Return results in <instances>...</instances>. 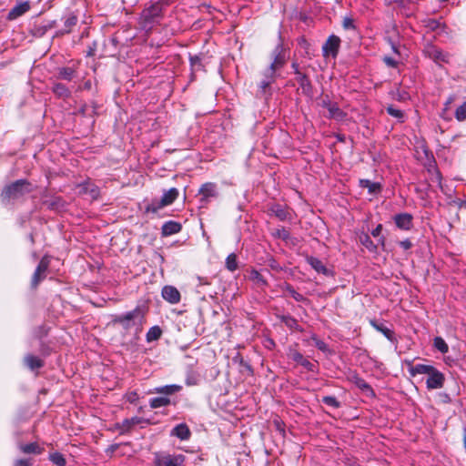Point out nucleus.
Returning a JSON list of instances; mask_svg holds the SVG:
<instances>
[{
    "label": "nucleus",
    "instance_id": "f257e3e1",
    "mask_svg": "<svg viewBox=\"0 0 466 466\" xmlns=\"http://www.w3.org/2000/svg\"><path fill=\"white\" fill-rule=\"evenodd\" d=\"M144 322L145 311L140 307H137L133 310L123 314L113 315L111 319V324L113 326H120L126 334L132 329L140 331Z\"/></svg>",
    "mask_w": 466,
    "mask_h": 466
},
{
    "label": "nucleus",
    "instance_id": "f03ea898",
    "mask_svg": "<svg viewBox=\"0 0 466 466\" xmlns=\"http://www.w3.org/2000/svg\"><path fill=\"white\" fill-rule=\"evenodd\" d=\"M163 5L160 2L150 4L145 7L140 15V25L146 31H151L163 18Z\"/></svg>",
    "mask_w": 466,
    "mask_h": 466
},
{
    "label": "nucleus",
    "instance_id": "7ed1b4c3",
    "mask_svg": "<svg viewBox=\"0 0 466 466\" xmlns=\"http://www.w3.org/2000/svg\"><path fill=\"white\" fill-rule=\"evenodd\" d=\"M31 191V184L25 179H19L6 186L1 194L3 200L16 199Z\"/></svg>",
    "mask_w": 466,
    "mask_h": 466
},
{
    "label": "nucleus",
    "instance_id": "20e7f679",
    "mask_svg": "<svg viewBox=\"0 0 466 466\" xmlns=\"http://www.w3.org/2000/svg\"><path fill=\"white\" fill-rule=\"evenodd\" d=\"M178 197V190L172 187L164 191L160 199H153L150 204L146 207V212L157 213L164 207L171 205Z\"/></svg>",
    "mask_w": 466,
    "mask_h": 466
},
{
    "label": "nucleus",
    "instance_id": "39448f33",
    "mask_svg": "<svg viewBox=\"0 0 466 466\" xmlns=\"http://www.w3.org/2000/svg\"><path fill=\"white\" fill-rule=\"evenodd\" d=\"M230 387L231 384L228 382V387L225 388V392L220 393L217 400L218 413L225 420H229L233 417V402L230 400L228 396Z\"/></svg>",
    "mask_w": 466,
    "mask_h": 466
},
{
    "label": "nucleus",
    "instance_id": "423d86ee",
    "mask_svg": "<svg viewBox=\"0 0 466 466\" xmlns=\"http://www.w3.org/2000/svg\"><path fill=\"white\" fill-rule=\"evenodd\" d=\"M424 55L439 66L449 63L450 55L431 43H427L423 47Z\"/></svg>",
    "mask_w": 466,
    "mask_h": 466
},
{
    "label": "nucleus",
    "instance_id": "0eeeda50",
    "mask_svg": "<svg viewBox=\"0 0 466 466\" xmlns=\"http://www.w3.org/2000/svg\"><path fill=\"white\" fill-rule=\"evenodd\" d=\"M287 59V50L282 45H278L272 52V62L266 70H268V73H270V76L275 75L276 71L285 65Z\"/></svg>",
    "mask_w": 466,
    "mask_h": 466
},
{
    "label": "nucleus",
    "instance_id": "6e6552de",
    "mask_svg": "<svg viewBox=\"0 0 466 466\" xmlns=\"http://www.w3.org/2000/svg\"><path fill=\"white\" fill-rule=\"evenodd\" d=\"M183 462V455H171L162 452H156L154 454V466H182Z\"/></svg>",
    "mask_w": 466,
    "mask_h": 466
},
{
    "label": "nucleus",
    "instance_id": "1a4fd4ad",
    "mask_svg": "<svg viewBox=\"0 0 466 466\" xmlns=\"http://www.w3.org/2000/svg\"><path fill=\"white\" fill-rule=\"evenodd\" d=\"M198 197L200 208L206 207L210 201L218 197L217 185L211 182L203 184L198 190Z\"/></svg>",
    "mask_w": 466,
    "mask_h": 466
},
{
    "label": "nucleus",
    "instance_id": "9d476101",
    "mask_svg": "<svg viewBox=\"0 0 466 466\" xmlns=\"http://www.w3.org/2000/svg\"><path fill=\"white\" fill-rule=\"evenodd\" d=\"M49 267V259L47 257H43L36 267L31 281L32 288H36L37 285L46 278V270Z\"/></svg>",
    "mask_w": 466,
    "mask_h": 466
},
{
    "label": "nucleus",
    "instance_id": "9b49d317",
    "mask_svg": "<svg viewBox=\"0 0 466 466\" xmlns=\"http://www.w3.org/2000/svg\"><path fill=\"white\" fill-rule=\"evenodd\" d=\"M340 39L336 35H330L322 46L324 56L335 57L338 54Z\"/></svg>",
    "mask_w": 466,
    "mask_h": 466
},
{
    "label": "nucleus",
    "instance_id": "f8f14e48",
    "mask_svg": "<svg viewBox=\"0 0 466 466\" xmlns=\"http://www.w3.org/2000/svg\"><path fill=\"white\" fill-rule=\"evenodd\" d=\"M444 383V375L438 370L437 369H433L432 372L428 375L426 385L429 390H436L442 388Z\"/></svg>",
    "mask_w": 466,
    "mask_h": 466
},
{
    "label": "nucleus",
    "instance_id": "ddd939ff",
    "mask_svg": "<svg viewBox=\"0 0 466 466\" xmlns=\"http://www.w3.org/2000/svg\"><path fill=\"white\" fill-rule=\"evenodd\" d=\"M30 10L29 1L20 2L15 5L7 14V19L12 21L25 15Z\"/></svg>",
    "mask_w": 466,
    "mask_h": 466
},
{
    "label": "nucleus",
    "instance_id": "4468645a",
    "mask_svg": "<svg viewBox=\"0 0 466 466\" xmlns=\"http://www.w3.org/2000/svg\"><path fill=\"white\" fill-rule=\"evenodd\" d=\"M64 29H61L56 33V36L63 35L65 34H69L72 31V28L77 24L78 17L73 12L66 14L64 17Z\"/></svg>",
    "mask_w": 466,
    "mask_h": 466
},
{
    "label": "nucleus",
    "instance_id": "2eb2a0df",
    "mask_svg": "<svg viewBox=\"0 0 466 466\" xmlns=\"http://www.w3.org/2000/svg\"><path fill=\"white\" fill-rule=\"evenodd\" d=\"M162 297L171 304H177L180 301V293L177 289L173 286H165L162 289Z\"/></svg>",
    "mask_w": 466,
    "mask_h": 466
},
{
    "label": "nucleus",
    "instance_id": "dca6fc26",
    "mask_svg": "<svg viewBox=\"0 0 466 466\" xmlns=\"http://www.w3.org/2000/svg\"><path fill=\"white\" fill-rule=\"evenodd\" d=\"M56 20H50L41 24H35L32 28V34L34 36L42 37L46 35V33L48 30L53 29L56 26Z\"/></svg>",
    "mask_w": 466,
    "mask_h": 466
},
{
    "label": "nucleus",
    "instance_id": "f3484780",
    "mask_svg": "<svg viewBox=\"0 0 466 466\" xmlns=\"http://www.w3.org/2000/svg\"><path fill=\"white\" fill-rule=\"evenodd\" d=\"M182 228L180 223L173 220L167 221L162 226V236L167 237L178 233Z\"/></svg>",
    "mask_w": 466,
    "mask_h": 466
},
{
    "label": "nucleus",
    "instance_id": "a211bd4d",
    "mask_svg": "<svg viewBox=\"0 0 466 466\" xmlns=\"http://www.w3.org/2000/svg\"><path fill=\"white\" fill-rule=\"evenodd\" d=\"M434 367L431 365L425 364H416V365H409V372L411 376H416L418 374H425L430 375L432 372Z\"/></svg>",
    "mask_w": 466,
    "mask_h": 466
},
{
    "label": "nucleus",
    "instance_id": "6ab92c4d",
    "mask_svg": "<svg viewBox=\"0 0 466 466\" xmlns=\"http://www.w3.org/2000/svg\"><path fill=\"white\" fill-rule=\"evenodd\" d=\"M76 69L70 66L58 67L56 72V77L66 81L73 80L76 77Z\"/></svg>",
    "mask_w": 466,
    "mask_h": 466
},
{
    "label": "nucleus",
    "instance_id": "aec40b11",
    "mask_svg": "<svg viewBox=\"0 0 466 466\" xmlns=\"http://www.w3.org/2000/svg\"><path fill=\"white\" fill-rule=\"evenodd\" d=\"M395 223L400 229L408 230L412 225V217L407 213L397 215Z\"/></svg>",
    "mask_w": 466,
    "mask_h": 466
},
{
    "label": "nucleus",
    "instance_id": "412c9836",
    "mask_svg": "<svg viewBox=\"0 0 466 466\" xmlns=\"http://www.w3.org/2000/svg\"><path fill=\"white\" fill-rule=\"evenodd\" d=\"M81 192L89 195L91 199H97L99 197V188L91 182H85L80 185Z\"/></svg>",
    "mask_w": 466,
    "mask_h": 466
},
{
    "label": "nucleus",
    "instance_id": "4be33fe9",
    "mask_svg": "<svg viewBox=\"0 0 466 466\" xmlns=\"http://www.w3.org/2000/svg\"><path fill=\"white\" fill-rule=\"evenodd\" d=\"M25 364L31 370H35L44 366V360L40 358L28 354L24 359Z\"/></svg>",
    "mask_w": 466,
    "mask_h": 466
},
{
    "label": "nucleus",
    "instance_id": "5701e85b",
    "mask_svg": "<svg viewBox=\"0 0 466 466\" xmlns=\"http://www.w3.org/2000/svg\"><path fill=\"white\" fill-rule=\"evenodd\" d=\"M172 434L180 440H187L190 436V431L185 423H181L173 429Z\"/></svg>",
    "mask_w": 466,
    "mask_h": 466
},
{
    "label": "nucleus",
    "instance_id": "b1692460",
    "mask_svg": "<svg viewBox=\"0 0 466 466\" xmlns=\"http://www.w3.org/2000/svg\"><path fill=\"white\" fill-rule=\"evenodd\" d=\"M52 91L60 98H67L71 96V91L62 83L54 84Z\"/></svg>",
    "mask_w": 466,
    "mask_h": 466
},
{
    "label": "nucleus",
    "instance_id": "393cba45",
    "mask_svg": "<svg viewBox=\"0 0 466 466\" xmlns=\"http://www.w3.org/2000/svg\"><path fill=\"white\" fill-rule=\"evenodd\" d=\"M182 389L180 385L177 384H171V385H166L163 387H157L154 389L153 392L159 393V394H165L167 396L172 395L177 391H179Z\"/></svg>",
    "mask_w": 466,
    "mask_h": 466
},
{
    "label": "nucleus",
    "instance_id": "a878e982",
    "mask_svg": "<svg viewBox=\"0 0 466 466\" xmlns=\"http://www.w3.org/2000/svg\"><path fill=\"white\" fill-rule=\"evenodd\" d=\"M19 449L25 454H40L43 451V449L36 442L21 444L19 445Z\"/></svg>",
    "mask_w": 466,
    "mask_h": 466
},
{
    "label": "nucleus",
    "instance_id": "bb28decb",
    "mask_svg": "<svg viewBox=\"0 0 466 466\" xmlns=\"http://www.w3.org/2000/svg\"><path fill=\"white\" fill-rule=\"evenodd\" d=\"M329 116L330 118H334L338 121H342L345 117L344 112L339 108V106L336 104H329Z\"/></svg>",
    "mask_w": 466,
    "mask_h": 466
},
{
    "label": "nucleus",
    "instance_id": "cd10ccee",
    "mask_svg": "<svg viewBox=\"0 0 466 466\" xmlns=\"http://www.w3.org/2000/svg\"><path fill=\"white\" fill-rule=\"evenodd\" d=\"M289 356L297 363L307 368L308 370H312L313 364L310 361H309L308 360H306L299 352L292 351V352H290Z\"/></svg>",
    "mask_w": 466,
    "mask_h": 466
},
{
    "label": "nucleus",
    "instance_id": "c85d7f7f",
    "mask_svg": "<svg viewBox=\"0 0 466 466\" xmlns=\"http://www.w3.org/2000/svg\"><path fill=\"white\" fill-rule=\"evenodd\" d=\"M170 399L168 397H157L152 398L149 400V406L152 409H157L161 407H166L170 404Z\"/></svg>",
    "mask_w": 466,
    "mask_h": 466
},
{
    "label": "nucleus",
    "instance_id": "c756f323",
    "mask_svg": "<svg viewBox=\"0 0 466 466\" xmlns=\"http://www.w3.org/2000/svg\"><path fill=\"white\" fill-rule=\"evenodd\" d=\"M162 335V330L158 326H153L147 333V341L152 342L157 340Z\"/></svg>",
    "mask_w": 466,
    "mask_h": 466
},
{
    "label": "nucleus",
    "instance_id": "7c9ffc66",
    "mask_svg": "<svg viewBox=\"0 0 466 466\" xmlns=\"http://www.w3.org/2000/svg\"><path fill=\"white\" fill-rule=\"evenodd\" d=\"M308 262L317 272L327 274V268L319 259L309 257Z\"/></svg>",
    "mask_w": 466,
    "mask_h": 466
},
{
    "label": "nucleus",
    "instance_id": "2f4dec72",
    "mask_svg": "<svg viewBox=\"0 0 466 466\" xmlns=\"http://www.w3.org/2000/svg\"><path fill=\"white\" fill-rule=\"evenodd\" d=\"M264 76L265 79L261 80L259 84V87L262 92H266V89L270 86L275 78V75L270 76V73H268V70L265 71Z\"/></svg>",
    "mask_w": 466,
    "mask_h": 466
},
{
    "label": "nucleus",
    "instance_id": "473e14b6",
    "mask_svg": "<svg viewBox=\"0 0 466 466\" xmlns=\"http://www.w3.org/2000/svg\"><path fill=\"white\" fill-rule=\"evenodd\" d=\"M49 460L57 466H65L66 461L63 454L60 452H54L49 455Z\"/></svg>",
    "mask_w": 466,
    "mask_h": 466
},
{
    "label": "nucleus",
    "instance_id": "72a5a7b5",
    "mask_svg": "<svg viewBox=\"0 0 466 466\" xmlns=\"http://www.w3.org/2000/svg\"><path fill=\"white\" fill-rule=\"evenodd\" d=\"M360 185L362 187L368 188L370 193H376L380 187L379 183H374L370 180H360Z\"/></svg>",
    "mask_w": 466,
    "mask_h": 466
},
{
    "label": "nucleus",
    "instance_id": "f704fd0d",
    "mask_svg": "<svg viewBox=\"0 0 466 466\" xmlns=\"http://www.w3.org/2000/svg\"><path fill=\"white\" fill-rule=\"evenodd\" d=\"M237 361L239 362V370H240L241 373H243L244 375H250L251 374V368H250V366L248 363L244 362L242 358H239V360H238V355L235 356V363Z\"/></svg>",
    "mask_w": 466,
    "mask_h": 466
},
{
    "label": "nucleus",
    "instance_id": "c9c22d12",
    "mask_svg": "<svg viewBox=\"0 0 466 466\" xmlns=\"http://www.w3.org/2000/svg\"><path fill=\"white\" fill-rule=\"evenodd\" d=\"M434 347L441 353H446L449 350L447 343L441 337H437L434 339Z\"/></svg>",
    "mask_w": 466,
    "mask_h": 466
},
{
    "label": "nucleus",
    "instance_id": "e433bc0d",
    "mask_svg": "<svg viewBox=\"0 0 466 466\" xmlns=\"http://www.w3.org/2000/svg\"><path fill=\"white\" fill-rule=\"evenodd\" d=\"M271 211L278 217L279 219L284 220L287 218V211L280 206H274Z\"/></svg>",
    "mask_w": 466,
    "mask_h": 466
},
{
    "label": "nucleus",
    "instance_id": "4c0bfd02",
    "mask_svg": "<svg viewBox=\"0 0 466 466\" xmlns=\"http://www.w3.org/2000/svg\"><path fill=\"white\" fill-rule=\"evenodd\" d=\"M455 116L459 121L466 119V102L456 109Z\"/></svg>",
    "mask_w": 466,
    "mask_h": 466
},
{
    "label": "nucleus",
    "instance_id": "58836bf2",
    "mask_svg": "<svg viewBox=\"0 0 466 466\" xmlns=\"http://www.w3.org/2000/svg\"><path fill=\"white\" fill-rule=\"evenodd\" d=\"M250 279L257 284L264 285L266 283L262 274L258 271L253 270L250 273Z\"/></svg>",
    "mask_w": 466,
    "mask_h": 466
},
{
    "label": "nucleus",
    "instance_id": "ea45409f",
    "mask_svg": "<svg viewBox=\"0 0 466 466\" xmlns=\"http://www.w3.org/2000/svg\"><path fill=\"white\" fill-rule=\"evenodd\" d=\"M322 402L325 403L326 405L329 406V407H333V408H338L339 407V401L337 400V399L335 397H332V396H325L322 398Z\"/></svg>",
    "mask_w": 466,
    "mask_h": 466
},
{
    "label": "nucleus",
    "instance_id": "a19ab883",
    "mask_svg": "<svg viewBox=\"0 0 466 466\" xmlns=\"http://www.w3.org/2000/svg\"><path fill=\"white\" fill-rule=\"evenodd\" d=\"M425 23H426L425 26L431 31H436L439 28H441V23L434 19H430V20L426 21Z\"/></svg>",
    "mask_w": 466,
    "mask_h": 466
},
{
    "label": "nucleus",
    "instance_id": "79ce46f5",
    "mask_svg": "<svg viewBox=\"0 0 466 466\" xmlns=\"http://www.w3.org/2000/svg\"><path fill=\"white\" fill-rule=\"evenodd\" d=\"M355 383L358 388L361 389L362 390L372 392V390L364 380L358 378Z\"/></svg>",
    "mask_w": 466,
    "mask_h": 466
},
{
    "label": "nucleus",
    "instance_id": "37998d69",
    "mask_svg": "<svg viewBox=\"0 0 466 466\" xmlns=\"http://www.w3.org/2000/svg\"><path fill=\"white\" fill-rule=\"evenodd\" d=\"M387 111L390 116L397 117V118H401L403 116L402 112L400 109H397L393 106H389L387 108Z\"/></svg>",
    "mask_w": 466,
    "mask_h": 466
},
{
    "label": "nucleus",
    "instance_id": "c03bdc74",
    "mask_svg": "<svg viewBox=\"0 0 466 466\" xmlns=\"http://www.w3.org/2000/svg\"><path fill=\"white\" fill-rule=\"evenodd\" d=\"M312 340H313V342H314V345H315L319 350H322V351H325V350H327V346H326V344H325L322 340H320V339H319L318 338H315V337H314V338H312Z\"/></svg>",
    "mask_w": 466,
    "mask_h": 466
},
{
    "label": "nucleus",
    "instance_id": "a18cd8bd",
    "mask_svg": "<svg viewBox=\"0 0 466 466\" xmlns=\"http://www.w3.org/2000/svg\"><path fill=\"white\" fill-rule=\"evenodd\" d=\"M15 466H32L30 459H20L15 462Z\"/></svg>",
    "mask_w": 466,
    "mask_h": 466
},
{
    "label": "nucleus",
    "instance_id": "49530a36",
    "mask_svg": "<svg viewBox=\"0 0 466 466\" xmlns=\"http://www.w3.org/2000/svg\"><path fill=\"white\" fill-rule=\"evenodd\" d=\"M377 329H379L380 331H381L389 339H391V336H392V332L390 329H389L388 328L386 327H379V326H376Z\"/></svg>",
    "mask_w": 466,
    "mask_h": 466
},
{
    "label": "nucleus",
    "instance_id": "de8ad7c7",
    "mask_svg": "<svg viewBox=\"0 0 466 466\" xmlns=\"http://www.w3.org/2000/svg\"><path fill=\"white\" fill-rule=\"evenodd\" d=\"M343 27L345 29H352L354 28L353 20L349 17H345L343 20Z\"/></svg>",
    "mask_w": 466,
    "mask_h": 466
},
{
    "label": "nucleus",
    "instance_id": "09e8293b",
    "mask_svg": "<svg viewBox=\"0 0 466 466\" xmlns=\"http://www.w3.org/2000/svg\"><path fill=\"white\" fill-rule=\"evenodd\" d=\"M226 267L228 270L233 271V253L228 255L226 259Z\"/></svg>",
    "mask_w": 466,
    "mask_h": 466
},
{
    "label": "nucleus",
    "instance_id": "8fccbe9b",
    "mask_svg": "<svg viewBox=\"0 0 466 466\" xmlns=\"http://www.w3.org/2000/svg\"><path fill=\"white\" fill-rule=\"evenodd\" d=\"M383 61L385 62V64L387 66H391V67H396L398 65V62L396 60H394L393 58L389 57V56H385L383 58Z\"/></svg>",
    "mask_w": 466,
    "mask_h": 466
},
{
    "label": "nucleus",
    "instance_id": "3c124183",
    "mask_svg": "<svg viewBox=\"0 0 466 466\" xmlns=\"http://www.w3.org/2000/svg\"><path fill=\"white\" fill-rule=\"evenodd\" d=\"M360 241L363 245H365L367 248H370V246L371 245V241H370V238L368 235L364 234L363 236L360 237Z\"/></svg>",
    "mask_w": 466,
    "mask_h": 466
},
{
    "label": "nucleus",
    "instance_id": "603ef678",
    "mask_svg": "<svg viewBox=\"0 0 466 466\" xmlns=\"http://www.w3.org/2000/svg\"><path fill=\"white\" fill-rule=\"evenodd\" d=\"M400 246L403 248V249H409L411 248L412 244L411 242L409 240V239H405V240H402L400 242Z\"/></svg>",
    "mask_w": 466,
    "mask_h": 466
},
{
    "label": "nucleus",
    "instance_id": "864d4df0",
    "mask_svg": "<svg viewBox=\"0 0 466 466\" xmlns=\"http://www.w3.org/2000/svg\"><path fill=\"white\" fill-rule=\"evenodd\" d=\"M139 421V420L135 417V418H132L131 420H126L124 421V424L127 425V428H129L131 425H134L136 423H137Z\"/></svg>",
    "mask_w": 466,
    "mask_h": 466
},
{
    "label": "nucleus",
    "instance_id": "5fc2aeb1",
    "mask_svg": "<svg viewBox=\"0 0 466 466\" xmlns=\"http://www.w3.org/2000/svg\"><path fill=\"white\" fill-rule=\"evenodd\" d=\"M277 234L279 238L283 239H287L289 238V232L284 228L279 229Z\"/></svg>",
    "mask_w": 466,
    "mask_h": 466
},
{
    "label": "nucleus",
    "instance_id": "6e6d98bb",
    "mask_svg": "<svg viewBox=\"0 0 466 466\" xmlns=\"http://www.w3.org/2000/svg\"><path fill=\"white\" fill-rule=\"evenodd\" d=\"M382 227L381 225H378L371 232L372 236L379 237L381 232Z\"/></svg>",
    "mask_w": 466,
    "mask_h": 466
},
{
    "label": "nucleus",
    "instance_id": "4d7b16f0",
    "mask_svg": "<svg viewBox=\"0 0 466 466\" xmlns=\"http://www.w3.org/2000/svg\"><path fill=\"white\" fill-rule=\"evenodd\" d=\"M292 67L294 68L295 73L299 76L301 80L305 78V76L299 71V67L296 63L292 64Z\"/></svg>",
    "mask_w": 466,
    "mask_h": 466
},
{
    "label": "nucleus",
    "instance_id": "13d9d810",
    "mask_svg": "<svg viewBox=\"0 0 466 466\" xmlns=\"http://www.w3.org/2000/svg\"><path fill=\"white\" fill-rule=\"evenodd\" d=\"M329 104H332V103L329 100H328V99H323L321 101V106L323 107L327 108V110L329 109V106H328Z\"/></svg>",
    "mask_w": 466,
    "mask_h": 466
},
{
    "label": "nucleus",
    "instance_id": "bf43d9fd",
    "mask_svg": "<svg viewBox=\"0 0 466 466\" xmlns=\"http://www.w3.org/2000/svg\"><path fill=\"white\" fill-rule=\"evenodd\" d=\"M295 323H296V321H295V319H288L286 320V324H287L288 326H289V327H292V325H293V324H295Z\"/></svg>",
    "mask_w": 466,
    "mask_h": 466
},
{
    "label": "nucleus",
    "instance_id": "052dcab7",
    "mask_svg": "<svg viewBox=\"0 0 466 466\" xmlns=\"http://www.w3.org/2000/svg\"><path fill=\"white\" fill-rule=\"evenodd\" d=\"M392 50H393L394 53L400 54V52L398 50V47L395 45H392Z\"/></svg>",
    "mask_w": 466,
    "mask_h": 466
},
{
    "label": "nucleus",
    "instance_id": "680f3d73",
    "mask_svg": "<svg viewBox=\"0 0 466 466\" xmlns=\"http://www.w3.org/2000/svg\"><path fill=\"white\" fill-rule=\"evenodd\" d=\"M293 297H294L295 299L299 300L300 298H301V295H299L298 293H294Z\"/></svg>",
    "mask_w": 466,
    "mask_h": 466
},
{
    "label": "nucleus",
    "instance_id": "e2e57ef3",
    "mask_svg": "<svg viewBox=\"0 0 466 466\" xmlns=\"http://www.w3.org/2000/svg\"><path fill=\"white\" fill-rule=\"evenodd\" d=\"M29 238H30V241H31L32 243H34V237H33V235H32V234H30V235H29Z\"/></svg>",
    "mask_w": 466,
    "mask_h": 466
},
{
    "label": "nucleus",
    "instance_id": "0e129e2a",
    "mask_svg": "<svg viewBox=\"0 0 466 466\" xmlns=\"http://www.w3.org/2000/svg\"><path fill=\"white\" fill-rule=\"evenodd\" d=\"M451 102H452V98L451 97V98H449L447 105H450Z\"/></svg>",
    "mask_w": 466,
    "mask_h": 466
}]
</instances>
